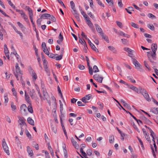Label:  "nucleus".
Returning a JSON list of instances; mask_svg holds the SVG:
<instances>
[{"label": "nucleus", "instance_id": "obj_1", "mask_svg": "<svg viewBox=\"0 0 158 158\" xmlns=\"http://www.w3.org/2000/svg\"><path fill=\"white\" fill-rule=\"evenodd\" d=\"M15 67L16 69V73H14V75L17 80L18 81L19 80V76L20 77L21 79H22V75L23 74V72L21 70L20 68L19 67V64L18 63H16Z\"/></svg>", "mask_w": 158, "mask_h": 158}, {"label": "nucleus", "instance_id": "obj_2", "mask_svg": "<svg viewBox=\"0 0 158 158\" xmlns=\"http://www.w3.org/2000/svg\"><path fill=\"white\" fill-rule=\"evenodd\" d=\"M147 55L150 61L156 59V52H155L150 51L147 52Z\"/></svg>", "mask_w": 158, "mask_h": 158}, {"label": "nucleus", "instance_id": "obj_3", "mask_svg": "<svg viewBox=\"0 0 158 158\" xmlns=\"http://www.w3.org/2000/svg\"><path fill=\"white\" fill-rule=\"evenodd\" d=\"M2 145L3 149L4 150L5 152L8 155H9L10 153L8 150V147L6 142L5 139H3L2 140Z\"/></svg>", "mask_w": 158, "mask_h": 158}, {"label": "nucleus", "instance_id": "obj_4", "mask_svg": "<svg viewBox=\"0 0 158 158\" xmlns=\"http://www.w3.org/2000/svg\"><path fill=\"white\" fill-rule=\"evenodd\" d=\"M141 93L144 98L147 101L150 102L151 101V99L149 97V95L146 90L144 89H143Z\"/></svg>", "mask_w": 158, "mask_h": 158}, {"label": "nucleus", "instance_id": "obj_5", "mask_svg": "<svg viewBox=\"0 0 158 158\" xmlns=\"http://www.w3.org/2000/svg\"><path fill=\"white\" fill-rule=\"evenodd\" d=\"M16 10L17 12H19V13L21 14L22 17L25 21H27L28 20L27 16L25 14L23 10L16 9Z\"/></svg>", "mask_w": 158, "mask_h": 158}, {"label": "nucleus", "instance_id": "obj_6", "mask_svg": "<svg viewBox=\"0 0 158 158\" xmlns=\"http://www.w3.org/2000/svg\"><path fill=\"white\" fill-rule=\"evenodd\" d=\"M94 78L97 81L100 83H102L103 77L102 76H100L97 74H96L93 76Z\"/></svg>", "mask_w": 158, "mask_h": 158}, {"label": "nucleus", "instance_id": "obj_7", "mask_svg": "<svg viewBox=\"0 0 158 158\" xmlns=\"http://www.w3.org/2000/svg\"><path fill=\"white\" fill-rule=\"evenodd\" d=\"M130 88L138 94L141 93L142 90L141 87H139V88H138L137 87L132 85H131V86Z\"/></svg>", "mask_w": 158, "mask_h": 158}, {"label": "nucleus", "instance_id": "obj_8", "mask_svg": "<svg viewBox=\"0 0 158 158\" xmlns=\"http://www.w3.org/2000/svg\"><path fill=\"white\" fill-rule=\"evenodd\" d=\"M133 63L134 65H135L136 68L139 70L141 69V66L140 64L139 63V62L135 59H134L133 60Z\"/></svg>", "mask_w": 158, "mask_h": 158}, {"label": "nucleus", "instance_id": "obj_9", "mask_svg": "<svg viewBox=\"0 0 158 158\" xmlns=\"http://www.w3.org/2000/svg\"><path fill=\"white\" fill-rule=\"evenodd\" d=\"M88 43L91 48L94 51L96 52H98V49L95 47V45L92 44L89 39H87Z\"/></svg>", "mask_w": 158, "mask_h": 158}, {"label": "nucleus", "instance_id": "obj_10", "mask_svg": "<svg viewBox=\"0 0 158 158\" xmlns=\"http://www.w3.org/2000/svg\"><path fill=\"white\" fill-rule=\"evenodd\" d=\"M92 96L91 94H89L86 95L85 97L82 98L81 99L82 101L85 103H86L88 102L87 101V100H89L90 97Z\"/></svg>", "mask_w": 158, "mask_h": 158}, {"label": "nucleus", "instance_id": "obj_11", "mask_svg": "<svg viewBox=\"0 0 158 158\" xmlns=\"http://www.w3.org/2000/svg\"><path fill=\"white\" fill-rule=\"evenodd\" d=\"M26 105L25 104H22L20 107V111L23 114H25L26 111Z\"/></svg>", "mask_w": 158, "mask_h": 158}, {"label": "nucleus", "instance_id": "obj_12", "mask_svg": "<svg viewBox=\"0 0 158 158\" xmlns=\"http://www.w3.org/2000/svg\"><path fill=\"white\" fill-rule=\"evenodd\" d=\"M11 27L14 29V30L18 34H19L21 38V39H23V35L22 33L19 31H18L16 27H15L13 25H11Z\"/></svg>", "mask_w": 158, "mask_h": 158}, {"label": "nucleus", "instance_id": "obj_13", "mask_svg": "<svg viewBox=\"0 0 158 158\" xmlns=\"http://www.w3.org/2000/svg\"><path fill=\"white\" fill-rule=\"evenodd\" d=\"M157 48V45L156 44H152L151 49L152 50V51L156 52Z\"/></svg>", "mask_w": 158, "mask_h": 158}, {"label": "nucleus", "instance_id": "obj_14", "mask_svg": "<svg viewBox=\"0 0 158 158\" xmlns=\"http://www.w3.org/2000/svg\"><path fill=\"white\" fill-rule=\"evenodd\" d=\"M27 149L29 156L31 157L33 155V153L32 150H31L30 147L28 146L27 147Z\"/></svg>", "mask_w": 158, "mask_h": 158}, {"label": "nucleus", "instance_id": "obj_15", "mask_svg": "<svg viewBox=\"0 0 158 158\" xmlns=\"http://www.w3.org/2000/svg\"><path fill=\"white\" fill-rule=\"evenodd\" d=\"M79 42L82 45H83L85 48H86V47L87 48V44L86 42L84 40H82L80 37H79Z\"/></svg>", "mask_w": 158, "mask_h": 158}, {"label": "nucleus", "instance_id": "obj_16", "mask_svg": "<svg viewBox=\"0 0 158 158\" xmlns=\"http://www.w3.org/2000/svg\"><path fill=\"white\" fill-rule=\"evenodd\" d=\"M43 94L44 97V98H42V100H45L46 99H47L48 97V94L47 92L45 91L44 89V88H43Z\"/></svg>", "mask_w": 158, "mask_h": 158}, {"label": "nucleus", "instance_id": "obj_17", "mask_svg": "<svg viewBox=\"0 0 158 158\" xmlns=\"http://www.w3.org/2000/svg\"><path fill=\"white\" fill-rule=\"evenodd\" d=\"M18 122L20 125H27L24 120L21 117H19Z\"/></svg>", "mask_w": 158, "mask_h": 158}, {"label": "nucleus", "instance_id": "obj_18", "mask_svg": "<svg viewBox=\"0 0 158 158\" xmlns=\"http://www.w3.org/2000/svg\"><path fill=\"white\" fill-rule=\"evenodd\" d=\"M25 97L26 100L29 104H31V102L30 100V97L28 94L27 93L26 91L25 92Z\"/></svg>", "mask_w": 158, "mask_h": 158}, {"label": "nucleus", "instance_id": "obj_19", "mask_svg": "<svg viewBox=\"0 0 158 158\" xmlns=\"http://www.w3.org/2000/svg\"><path fill=\"white\" fill-rule=\"evenodd\" d=\"M26 8L28 10L29 12V15L30 16H33V11L29 6H26Z\"/></svg>", "mask_w": 158, "mask_h": 158}, {"label": "nucleus", "instance_id": "obj_20", "mask_svg": "<svg viewBox=\"0 0 158 158\" xmlns=\"http://www.w3.org/2000/svg\"><path fill=\"white\" fill-rule=\"evenodd\" d=\"M102 37V38L107 43L109 42V40L108 37L107 36L104 35V33H102V34L100 35Z\"/></svg>", "mask_w": 158, "mask_h": 158}, {"label": "nucleus", "instance_id": "obj_21", "mask_svg": "<svg viewBox=\"0 0 158 158\" xmlns=\"http://www.w3.org/2000/svg\"><path fill=\"white\" fill-rule=\"evenodd\" d=\"M51 16V15L48 14H44L41 16V18L48 19Z\"/></svg>", "mask_w": 158, "mask_h": 158}, {"label": "nucleus", "instance_id": "obj_22", "mask_svg": "<svg viewBox=\"0 0 158 158\" xmlns=\"http://www.w3.org/2000/svg\"><path fill=\"white\" fill-rule=\"evenodd\" d=\"M27 121L29 124L32 126L34 125V121L30 117H28L27 119Z\"/></svg>", "mask_w": 158, "mask_h": 158}, {"label": "nucleus", "instance_id": "obj_23", "mask_svg": "<svg viewBox=\"0 0 158 158\" xmlns=\"http://www.w3.org/2000/svg\"><path fill=\"white\" fill-rule=\"evenodd\" d=\"M118 34L119 35H123V36L126 37L127 38H129L130 36L129 35H128L127 34H126L125 33H124L122 31H120L119 32H118Z\"/></svg>", "mask_w": 158, "mask_h": 158}, {"label": "nucleus", "instance_id": "obj_24", "mask_svg": "<svg viewBox=\"0 0 158 158\" xmlns=\"http://www.w3.org/2000/svg\"><path fill=\"white\" fill-rule=\"evenodd\" d=\"M71 141L73 145L74 146L75 148L78 149V148L79 145H78L77 144V142L73 139H71Z\"/></svg>", "mask_w": 158, "mask_h": 158}, {"label": "nucleus", "instance_id": "obj_25", "mask_svg": "<svg viewBox=\"0 0 158 158\" xmlns=\"http://www.w3.org/2000/svg\"><path fill=\"white\" fill-rule=\"evenodd\" d=\"M125 10L129 14H131L132 13L131 11L133 10V8L132 7H129L128 9L125 8Z\"/></svg>", "mask_w": 158, "mask_h": 158}, {"label": "nucleus", "instance_id": "obj_26", "mask_svg": "<svg viewBox=\"0 0 158 158\" xmlns=\"http://www.w3.org/2000/svg\"><path fill=\"white\" fill-rule=\"evenodd\" d=\"M108 48L114 53H115L117 52V51L115 48L113 46H109L108 47Z\"/></svg>", "mask_w": 158, "mask_h": 158}, {"label": "nucleus", "instance_id": "obj_27", "mask_svg": "<svg viewBox=\"0 0 158 158\" xmlns=\"http://www.w3.org/2000/svg\"><path fill=\"white\" fill-rule=\"evenodd\" d=\"M150 135L152 138L155 137V138H157V136L152 130L150 129Z\"/></svg>", "mask_w": 158, "mask_h": 158}, {"label": "nucleus", "instance_id": "obj_28", "mask_svg": "<svg viewBox=\"0 0 158 158\" xmlns=\"http://www.w3.org/2000/svg\"><path fill=\"white\" fill-rule=\"evenodd\" d=\"M28 71L30 74H32L35 73V71L32 68L31 66H29L28 68Z\"/></svg>", "mask_w": 158, "mask_h": 158}, {"label": "nucleus", "instance_id": "obj_29", "mask_svg": "<svg viewBox=\"0 0 158 158\" xmlns=\"http://www.w3.org/2000/svg\"><path fill=\"white\" fill-rule=\"evenodd\" d=\"M30 105L28 106L27 109L28 111L31 113H33V109L31 105V104H30Z\"/></svg>", "mask_w": 158, "mask_h": 158}, {"label": "nucleus", "instance_id": "obj_30", "mask_svg": "<svg viewBox=\"0 0 158 158\" xmlns=\"http://www.w3.org/2000/svg\"><path fill=\"white\" fill-rule=\"evenodd\" d=\"M109 142L110 143H112L114 140V136L113 135H110L109 137Z\"/></svg>", "mask_w": 158, "mask_h": 158}, {"label": "nucleus", "instance_id": "obj_31", "mask_svg": "<svg viewBox=\"0 0 158 158\" xmlns=\"http://www.w3.org/2000/svg\"><path fill=\"white\" fill-rule=\"evenodd\" d=\"M145 135V138L146 139V140L148 142H151V139L149 136V134L148 133H145V135Z\"/></svg>", "mask_w": 158, "mask_h": 158}, {"label": "nucleus", "instance_id": "obj_32", "mask_svg": "<svg viewBox=\"0 0 158 158\" xmlns=\"http://www.w3.org/2000/svg\"><path fill=\"white\" fill-rule=\"evenodd\" d=\"M147 27L151 30L153 31L154 30V27L152 24H148Z\"/></svg>", "mask_w": 158, "mask_h": 158}, {"label": "nucleus", "instance_id": "obj_33", "mask_svg": "<svg viewBox=\"0 0 158 158\" xmlns=\"http://www.w3.org/2000/svg\"><path fill=\"white\" fill-rule=\"evenodd\" d=\"M33 147H35L36 150H39V146L38 144L36 143L35 142H33Z\"/></svg>", "mask_w": 158, "mask_h": 158}, {"label": "nucleus", "instance_id": "obj_34", "mask_svg": "<svg viewBox=\"0 0 158 158\" xmlns=\"http://www.w3.org/2000/svg\"><path fill=\"white\" fill-rule=\"evenodd\" d=\"M58 55L57 54H54L52 53H51L48 56L50 58L54 59L56 57V56Z\"/></svg>", "mask_w": 158, "mask_h": 158}, {"label": "nucleus", "instance_id": "obj_35", "mask_svg": "<svg viewBox=\"0 0 158 158\" xmlns=\"http://www.w3.org/2000/svg\"><path fill=\"white\" fill-rule=\"evenodd\" d=\"M25 133L26 135L29 138H30L31 137V135L29 133V132L27 129H26L25 131Z\"/></svg>", "mask_w": 158, "mask_h": 158}, {"label": "nucleus", "instance_id": "obj_36", "mask_svg": "<svg viewBox=\"0 0 158 158\" xmlns=\"http://www.w3.org/2000/svg\"><path fill=\"white\" fill-rule=\"evenodd\" d=\"M43 153H44L45 154L46 157L47 158H50V156L49 155V153L46 150H43L42 151Z\"/></svg>", "mask_w": 158, "mask_h": 158}, {"label": "nucleus", "instance_id": "obj_37", "mask_svg": "<svg viewBox=\"0 0 158 158\" xmlns=\"http://www.w3.org/2000/svg\"><path fill=\"white\" fill-rule=\"evenodd\" d=\"M93 71L94 72L96 73L99 72V69L96 65H94L93 68Z\"/></svg>", "mask_w": 158, "mask_h": 158}, {"label": "nucleus", "instance_id": "obj_38", "mask_svg": "<svg viewBox=\"0 0 158 158\" xmlns=\"http://www.w3.org/2000/svg\"><path fill=\"white\" fill-rule=\"evenodd\" d=\"M49 19L51 20L52 22H55L56 21V18L53 16L51 15V16L49 17Z\"/></svg>", "mask_w": 158, "mask_h": 158}, {"label": "nucleus", "instance_id": "obj_39", "mask_svg": "<svg viewBox=\"0 0 158 158\" xmlns=\"http://www.w3.org/2000/svg\"><path fill=\"white\" fill-rule=\"evenodd\" d=\"M41 19H42V18H41L40 17V18L38 19L36 21L37 24L38 26H40L41 24V23L42 21Z\"/></svg>", "mask_w": 158, "mask_h": 158}, {"label": "nucleus", "instance_id": "obj_40", "mask_svg": "<svg viewBox=\"0 0 158 158\" xmlns=\"http://www.w3.org/2000/svg\"><path fill=\"white\" fill-rule=\"evenodd\" d=\"M96 30L97 32L100 34V35L102 34V33H103L102 29L100 27L99 28H98V29H96Z\"/></svg>", "mask_w": 158, "mask_h": 158}, {"label": "nucleus", "instance_id": "obj_41", "mask_svg": "<svg viewBox=\"0 0 158 158\" xmlns=\"http://www.w3.org/2000/svg\"><path fill=\"white\" fill-rule=\"evenodd\" d=\"M124 49L125 51L127 52L128 53H130L132 52V50L128 48H124Z\"/></svg>", "mask_w": 158, "mask_h": 158}, {"label": "nucleus", "instance_id": "obj_42", "mask_svg": "<svg viewBox=\"0 0 158 158\" xmlns=\"http://www.w3.org/2000/svg\"><path fill=\"white\" fill-rule=\"evenodd\" d=\"M60 113H61V112H63V105L62 103L61 102L60 100Z\"/></svg>", "mask_w": 158, "mask_h": 158}, {"label": "nucleus", "instance_id": "obj_43", "mask_svg": "<svg viewBox=\"0 0 158 158\" xmlns=\"http://www.w3.org/2000/svg\"><path fill=\"white\" fill-rule=\"evenodd\" d=\"M97 104L100 106L99 108L102 110L103 108V104L100 102H97Z\"/></svg>", "mask_w": 158, "mask_h": 158}, {"label": "nucleus", "instance_id": "obj_44", "mask_svg": "<svg viewBox=\"0 0 158 158\" xmlns=\"http://www.w3.org/2000/svg\"><path fill=\"white\" fill-rule=\"evenodd\" d=\"M131 26L136 28H139V26H138L137 24L133 22L131 23Z\"/></svg>", "mask_w": 158, "mask_h": 158}, {"label": "nucleus", "instance_id": "obj_45", "mask_svg": "<svg viewBox=\"0 0 158 158\" xmlns=\"http://www.w3.org/2000/svg\"><path fill=\"white\" fill-rule=\"evenodd\" d=\"M63 56V55L60 54V55L58 56H56V57L55 58L56 60H61Z\"/></svg>", "mask_w": 158, "mask_h": 158}, {"label": "nucleus", "instance_id": "obj_46", "mask_svg": "<svg viewBox=\"0 0 158 158\" xmlns=\"http://www.w3.org/2000/svg\"><path fill=\"white\" fill-rule=\"evenodd\" d=\"M98 4L100 6L104 7H105L104 4H102V2L100 0H96Z\"/></svg>", "mask_w": 158, "mask_h": 158}, {"label": "nucleus", "instance_id": "obj_47", "mask_svg": "<svg viewBox=\"0 0 158 158\" xmlns=\"http://www.w3.org/2000/svg\"><path fill=\"white\" fill-rule=\"evenodd\" d=\"M32 78L35 80H36L37 78V76L35 73L31 74Z\"/></svg>", "mask_w": 158, "mask_h": 158}, {"label": "nucleus", "instance_id": "obj_48", "mask_svg": "<svg viewBox=\"0 0 158 158\" xmlns=\"http://www.w3.org/2000/svg\"><path fill=\"white\" fill-rule=\"evenodd\" d=\"M116 23L117 25L120 28H122L123 27L122 23L120 22L116 21Z\"/></svg>", "mask_w": 158, "mask_h": 158}, {"label": "nucleus", "instance_id": "obj_49", "mask_svg": "<svg viewBox=\"0 0 158 158\" xmlns=\"http://www.w3.org/2000/svg\"><path fill=\"white\" fill-rule=\"evenodd\" d=\"M43 50V52L48 56H49L50 53L47 48L44 49Z\"/></svg>", "mask_w": 158, "mask_h": 158}, {"label": "nucleus", "instance_id": "obj_50", "mask_svg": "<svg viewBox=\"0 0 158 158\" xmlns=\"http://www.w3.org/2000/svg\"><path fill=\"white\" fill-rule=\"evenodd\" d=\"M118 6L120 7H122L123 6V4L121 0H118Z\"/></svg>", "mask_w": 158, "mask_h": 158}, {"label": "nucleus", "instance_id": "obj_51", "mask_svg": "<svg viewBox=\"0 0 158 158\" xmlns=\"http://www.w3.org/2000/svg\"><path fill=\"white\" fill-rule=\"evenodd\" d=\"M64 153L65 158H67L68 157V153L67 151L65 149V148L64 149Z\"/></svg>", "mask_w": 158, "mask_h": 158}, {"label": "nucleus", "instance_id": "obj_52", "mask_svg": "<svg viewBox=\"0 0 158 158\" xmlns=\"http://www.w3.org/2000/svg\"><path fill=\"white\" fill-rule=\"evenodd\" d=\"M70 4L71 8L72 9H75V4L73 1H71L70 2Z\"/></svg>", "mask_w": 158, "mask_h": 158}, {"label": "nucleus", "instance_id": "obj_53", "mask_svg": "<svg viewBox=\"0 0 158 158\" xmlns=\"http://www.w3.org/2000/svg\"><path fill=\"white\" fill-rule=\"evenodd\" d=\"M127 78L129 80H130V81L134 83H135V80L132 79V77H131L130 76H128L127 77Z\"/></svg>", "mask_w": 158, "mask_h": 158}, {"label": "nucleus", "instance_id": "obj_54", "mask_svg": "<svg viewBox=\"0 0 158 158\" xmlns=\"http://www.w3.org/2000/svg\"><path fill=\"white\" fill-rule=\"evenodd\" d=\"M88 66L89 67V73L90 75H92L93 74L92 68L89 65Z\"/></svg>", "mask_w": 158, "mask_h": 158}, {"label": "nucleus", "instance_id": "obj_55", "mask_svg": "<svg viewBox=\"0 0 158 158\" xmlns=\"http://www.w3.org/2000/svg\"><path fill=\"white\" fill-rule=\"evenodd\" d=\"M11 107L13 110H15L16 109V106L15 105H14V103L13 102L11 103Z\"/></svg>", "mask_w": 158, "mask_h": 158}, {"label": "nucleus", "instance_id": "obj_56", "mask_svg": "<svg viewBox=\"0 0 158 158\" xmlns=\"http://www.w3.org/2000/svg\"><path fill=\"white\" fill-rule=\"evenodd\" d=\"M86 153L88 156H90L92 154V151L90 149H88L86 151Z\"/></svg>", "mask_w": 158, "mask_h": 158}, {"label": "nucleus", "instance_id": "obj_57", "mask_svg": "<svg viewBox=\"0 0 158 158\" xmlns=\"http://www.w3.org/2000/svg\"><path fill=\"white\" fill-rule=\"evenodd\" d=\"M106 2L109 4L110 5L112 6L113 4V0H106Z\"/></svg>", "mask_w": 158, "mask_h": 158}, {"label": "nucleus", "instance_id": "obj_58", "mask_svg": "<svg viewBox=\"0 0 158 158\" xmlns=\"http://www.w3.org/2000/svg\"><path fill=\"white\" fill-rule=\"evenodd\" d=\"M12 91L13 92V95L15 96H16L17 92L16 91L15 89L14 88H13L12 89Z\"/></svg>", "mask_w": 158, "mask_h": 158}, {"label": "nucleus", "instance_id": "obj_59", "mask_svg": "<svg viewBox=\"0 0 158 158\" xmlns=\"http://www.w3.org/2000/svg\"><path fill=\"white\" fill-rule=\"evenodd\" d=\"M78 67L81 70H84L85 69V66L81 64H79Z\"/></svg>", "mask_w": 158, "mask_h": 158}, {"label": "nucleus", "instance_id": "obj_60", "mask_svg": "<svg viewBox=\"0 0 158 158\" xmlns=\"http://www.w3.org/2000/svg\"><path fill=\"white\" fill-rule=\"evenodd\" d=\"M17 24L21 29H22L24 28V26L20 22H18Z\"/></svg>", "mask_w": 158, "mask_h": 158}, {"label": "nucleus", "instance_id": "obj_61", "mask_svg": "<svg viewBox=\"0 0 158 158\" xmlns=\"http://www.w3.org/2000/svg\"><path fill=\"white\" fill-rule=\"evenodd\" d=\"M148 16L149 18H155L156 19V17L153 14L151 13H149L148 15Z\"/></svg>", "mask_w": 158, "mask_h": 158}, {"label": "nucleus", "instance_id": "obj_62", "mask_svg": "<svg viewBox=\"0 0 158 158\" xmlns=\"http://www.w3.org/2000/svg\"><path fill=\"white\" fill-rule=\"evenodd\" d=\"M41 46L43 49V50L47 48L46 46V44L45 42H43L42 43Z\"/></svg>", "mask_w": 158, "mask_h": 158}, {"label": "nucleus", "instance_id": "obj_63", "mask_svg": "<svg viewBox=\"0 0 158 158\" xmlns=\"http://www.w3.org/2000/svg\"><path fill=\"white\" fill-rule=\"evenodd\" d=\"M76 19H77V21L80 22V19L79 15V14H77V15H74Z\"/></svg>", "mask_w": 158, "mask_h": 158}, {"label": "nucleus", "instance_id": "obj_64", "mask_svg": "<svg viewBox=\"0 0 158 158\" xmlns=\"http://www.w3.org/2000/svg\"><path fill=\"white\" fill-rule=\"evenodd\" d=\"M77 104L79 106H85V104H82L81 101H79L77 102Z\"/></svg>", "mask_w": 158, "mask_h": 158}]
</instances>
